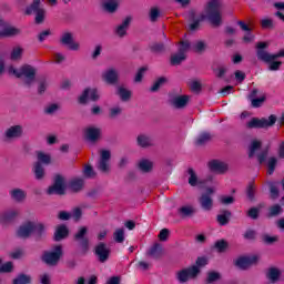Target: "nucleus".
<instances>
[{
	"mask_svg": "<svg viewBox=\"0 0 284 284\" xmlns=\"http://www.w3.org/2000/svg\"><path fill=\"white\" fill-rule=\"evenodd\" d=\"M88 99H90V101H99V91L97 89L87 88L79 97L78 101L81 105H85Z\"/></svg>",
	"mask_w": 284,
	"mask_h": 284,
	"instance_id": "nucleus-16",
	"label": "nucleus"
},
{
	"mask_svg": "<svg viewBox=\"0 0 284 284\" xmlns=\"http://www.w3.org/2000/svg\"><path fill=\"white\" fill-rule=\"evenodd\" d=\"M70 236V229H68V225L60 224L55 227V231L53 233V241L59 243L60 241H63Z\"/></svg>",
	"mask_w": 284,
	"mask_h": 284,
	"instance_id": "nucleus-18",
	"label": "nucleus"
},
{
	"mask_svg": "<svg viewBox=\"0 0 284 284\" xmlns=\"http://www.w3.org/2000/svg\"><path fill=\"white\" fill-rule=\"evenodd\" d=\"M221 281V274L217 271H209L204 283L212 284Z\"/></svg>",
	"mask_w": 284,
	"mask_h": 284,
	"instance_id": "nucleus-37",
	"label": "nucleus"
},
{
	"mask_svg": "<svg viewBox=\"0 0 284 284\" xmlns=\"http://www.w3.org/2000/svg\"><path fill=\"white\" fill-rule=\"evenodd\" d=\"M47 194H49V196H52V194L63 196V194H65V179H63L61 174L54 176L53 184L48 187Z\"/></svg>",
	"mask_w": 284,
	"mask_h": 284,
	"instance_id": "nucleus-6",
	"label": "nucleus"
},
{
	"mask_svg": "<svg viewBox=\"0 0 284 284\" xmlns=\"http://www.w3.org/2000/svg\"><path fill=\"white\" fill-rule=\"evenodd\" d=\"M190 103L189 95H175L170 100V104L175 108V110H183Z\"/></svg>",
	"mask_w": 284,
	"mask_h": 284,
	"instance_id": "nucleus-19",
	"label": "nucleus"
},
{
	"mask_svg": "<svg viewBox=\"0 0 284 284\" xmlns=\"http://www.w3.org/2000/svg\"><path fill=\"white\" fill-rule=\"evenodd\" d=\"M113 239L115 243H123V241H125V230L123 229L115 230V232L113 233Z\"/></svg>",
	"mask_w": 284,
	"mask_h": 284,
	"instance_id": "nucleus-52",
	"label": "nucleus"
},
{
	"mask_svg": "<svg viewBox=\"0 0 284 284\" xmlns=\"http://www.w3.org/2000/svg\"><path fill=\"white\" fill-rule=\"evenodd\" d=\"M34 233V222H26L24 224L20 225L17 230L18 239H30Z\"/></svg>",
	"mask_w": 284,
	"mask_h": 284,
	"instance_id": "nucleus-15",
	"label": "nucleus"
},
{
	"mask_svg": "<svg viewBox=\"0 0 284 284\" xmlns=\"http://www.w3.org/2000/svg\"><path fill=\"white\" fill-rule=\"evenodd\" d=\"M21 34V29L17 27L6 24L4 29L0 31V39H8L10 37H19Z\"/></svg>",
	"mask_w": 284,
	"mask_h": 284,
	"instance_id": "nucleus-20",
	"label": "nucleus"
},
{
	"mask_svg": "<svg viewBox=\"0 0 284 284\" xmlns=\"http://www.w3.org/2000/svg\"><path fill=\"white\" fill-rule=\"evenodd\" d=\"M268 185V192H270V197L272 201H276L278 199L281 191L278 190V185L276 182H267Z\"/></svg>",
	"mask_w": 284,
	"mask_h": 284,
	"instance_id": "nucleus-34",
	"label": "nucleus"
},
{
	"mask_svg": "<svg viewBox=\"0 0 284 284\" xmlns=\"http://www.w3.org/2000/svg\"><path fill=\"white\" fill-rule=\"evenodd\" d=\"M256 94H258V89H253L248 94L252 108H261V105H263V103H265V100L267 99L265 95L256 98Z\"/></svg>",
	"mask_w": 284,
	"mask_h": 284,
	"instance_id": "nucleus-22",
	"label": "nucleus"
},
{
	"mask_svg": "<svg viewBox=\"0 0 284 284\" xmlns=\"http://www.w3.org/2000/svg\"><path fill=\"white\" fill-rule=\"evenodd\" d=\"M101 6L105 12L114 13L119 9V2L116 0H102Z\"/></svg>",
	"mask_w": 284,
	"mask_h": 284,
	"instance_id": "nucleus-29",
	"label": "nucleus"
},
{
	"mask_svg": "<svg viewBox=\"0 0 284 284\" xmlns=\"http://www.w3.org/2000/svg\"><path fill=\"white\" fill-rule=\"evenodd\" d=\"M266 277L268 278V281H271V283H276V281L281 278V271L276 267H271L268 268Z\"/></svg>",
	"mask_w": 284,
	"mask_h": 284,
	"instance_id": "nucleus-38",
	"label": "nucleus"
},
{
	"mask_svg": "<svg viewBox=\"0 0 284 284\" xmlns=\"http://www.w3.org/2000/svg\"><path fill=\"white\" fill-rule=\"evenodd\" d=\"M187 174H189V185H191V187H196V185H199V175H196V171H194V169L189 168L187 169Z\"/></svg>",
	"mask_w": 284,
	"mask_h": 284,
	"instance_id": "nucleus-39",
	"label": "nucleus"
},
{
	"mask_svg": "<svg viewBox=\"0 0 284 284\" xmlns=\"http://www.w3.org/2000/svg\"><path fill=\"white\" fill-rule=\"evenodd\" d=\"M232 219V212L230 210H223L221 214L216 216V221L220 225H227Z\"/></svg>",
	"mask_w": 284,
	"mask_h": 284,
	"instance_id": "nucleus-31",
	"label": "nucleus"
},
{
	"mask_svg": "<svg viewBox=\"0 0 284 284\" xmlns=\"http://www.w3.org/2000/svg\"><path fill=\"white\" fill-rule=\"evenodd\" d=\"M52 158L50 154H45L43 152L38 153V163H43L44 165H50Z\"/></svg>",
	"mask_w": 284,
	"mask_h": 284,
	"instance_id": "nucleus-56",
	"label": "nucleus"
},
{
	"mask_svg": "<svg viewBox=\"0 0 284 284\" xmlns=\"http://www.w3.org/2000/svg\"><path fill=\"white\" fill-rule=\"evenodd\" d=\"M258 263L257 255H242L237 257L234 262L235 267H239V270H250L252 265H256Z\"/></svg>",
	"mask_w": 284,
	"mask_h": 284,
	"instance_id": "nucleus-10",
	"label": "nucleus"
},
{
	"mask_svg": "<svg viewBox=\"0 0 284 284\" xmlns=\"http://www.w3.org/2000/svg\"><path fill=\"white\" fill-rule=\"evenodd\" d=\"M207 169L213 174H225V172L230 170V166L227 165V163L221 160L213 159L207 162Z\"/></svg>",
	"mask_w": 284,
	"mask_h": 284,
	"instance_id": "nucleus-13",
	"label": "nucleus"
},
{
	"mask_svg": "<svg viewBox=\"0 0 284 284\" xmlns=\"http://www.w3.org/2000/svg\"><path fill=\"white\" fill-rule=\"evenodd\" d=\"M214 247L220 254H223L230 247V244L225 240H219L215 242Z\"/></svg>",
	"mask_w": 284,
	"mask_h": 284,
	"instance_id": "nucleus-50",
	"label": "nucleus"
},
{
	"mask_svg": "<svg viewBox=\"0 0 284 284\" xmlns=\"http://www.w3.org/2000/svg\"><path fill=\"white\" fill-rule=\"evenodd\" d=\"M102 80L108 85H116L119 83V70L111 67L102 73Z\"/></svg>",
	"mask_w": 284,
	"mask_h": 284,
	"instance_id": "nucleus-14",
	"label": "nucleus"
},
{
	"mask_svg": "<svg viewBox=\"0 0 284 284\" xmlns=\"http://www.w3.org/2000/svg\"><path fill=\"white\" fill-rule=\"evenodd\" d=\"M199 274H201V268H199V266L193 265L178 272L176 278L179 283H187L190 278H196Z\"/></svg>",
	"mask_w": 284,
	"mask_h": 284,
	"instance_id": "nucleus-9",
	"label": "nucleus"
},
{
	"mask_svg": "<svg viewBox=\"0 0 284 284\" xmlns=\"http://www.w3.org/2000/svg\"><path fill=\"white\" fill-rule=\"evenodd\" d=\"M4 141H14L17 139H21L23 136V125L21 124H16L9 126L4 133Z\"/></svg>",
	"mask_w": 284,
	"mask_h": 284,
	"instance_id": "nucleus-12",
	"label": "nucleus"
},
{
	"mask_svg": "<svg viewBox=\"0 0 284 284\" xmlns=\"http://www.w3.org/2000/svg\"><path fill=\"white\" fill-rule=\"evenodd\" d=\"M112 250L105 242L98 243L93 248V254L97 256L99 263H108L110 261V254Z\"/></svg>",
	"mask_w": 284,
	"mask_h": 284,
	"instance_id": "nucleus-7",
	"label": "nucleus"
},
{
	"mask_svg": "<svg viewBox=\"0 0 284 284\" xmlns=\"http://www.w3.org/2000/svg\"><path fill=\"white\" fill-rule=\"evenodd\" d=\"M243 239L245 241H256V232L253 229H247L243 234Z\"/></svg>",
	"mask_w": 284,
	"mask_h": 284,
	"instance_id": "nucleus-61",
	"label": "nucleus"
},
{
	"mask_svg": "<svg viewBox=\"0 0 284 284\" xmlns=\"http://www.w3.org/2000/svg\"><path fill=\"white\" fill-rule=\"evenodd\" d=\"M274 125H276V115L274 114H271L268 119L252 118L251 121L246 123V128H248V130H262L265 128H272Z\"/></svg>",
	"mask_w": 284,
	"mask_h": 284,
	"instance_id": "nucleus-5",
	"label": "nucleus"
},
{
	"mask_svg": "<svg viewBox=\"0 0 284 284\" xmlns=\"http://www.w3.org/2000/svg\"><path fill=\"white\" fill-rule=\"evenodd\" d=\"M33 174L37 181H42L45 176V169H43V164L41 162H36L33 166Z\"/></svg>",
	"mask_w": 284,
	"mask_h": 284,
	"instance_id": "nucleus-33",
	"label": "nucleus"
},
{
	"mask_svg": "<svg viewBox=\"0 0 284 284\" xmlns=\"http://www.w3.org/2000/svg\"><path fill=\"white\" fill-rule=\"evenodd\" d=\"M262 62L268 64L270 72H278V70H281V65H283V61H278L276 59H272L270 61H262Z\"/></svg>",
	"mask_w": 284,
	"mask_h": 284,
	"instance_id": "nucleus-43",
	"label": "nucleus"
},
{
	"mask_svg": "<svg viewBox=\"0 0 284 284\" xmlns=\"http://www.w3.org/2000/svg\"><path fill=\"white\" fill-rule=\"evenodd\" d=\"M261 214V209L258 207H251L247 213L246 216H248V219H252L253 221H256L258 219Z\"/></svg>",
	"mask_w": 284,
	"mask_h": 284,
	"instance_id": "nucleus-60",
	"label": "nucleus"
},
{
	"mask_svg": "<svg viewBox=\"0 0 284 284\" xmlns=\"http://www.w3.org/2000/svg\"><path fill=\"white\" fill-rule=\"evenodd\" d=\"M36 23L41 24L45 21V9L36 11Z\"/></svg>",
	"mask_w": 284,
	"mask_h": 284,
	"instance_id": "nucleus-64",
	"label": "nucleus"
},
{
	"mask_svg": "<svg viewBox=\"0 0 284 284\" xmlns=\"http://www.w3.org/2000/svg\"><path fill=\"white\" fill-rule=\"evenodd\" d=\"M178 214L181 219H190L196 214V209L192 205H184L178 209Z\"/></svg>",
	"mask_w": 284,
	"mask_h": 284,
	"instance_id": "nucleus-25",
	"label": "nucleus"
},
{
	"mask_svg": "<svg viewBox=\"0 0 284 284\" xmlns=\"http://www.w3.org/2000/svg\"><path fill=\"white\" fill-rule=\"evenodd\" d=\"M63 256V246L55 245L52 251H44L41 261L42 263H45V265H49L50 267H55V265H59V261H61V257Z\"/></svg>",
	"mask_w": 284,
	"mask_h": 284,
	"instance_id": "nucleus-4",
	"label": "nucleus"
},
{
	"mask_svg": "<svg viewBox=\"0 0 284 284\" xmlns=\"http://www.w3.org/2000/svg\"><path fill=\"white\" fill-rule=\"evenodd\" d=\"M23 54V49L21 47H16L11 51L10 59L11 61H19Z\"/></svg>",
	"mask_w": 284,
	"mask_h": 284,
	"instance_id": "nucleus-54",
	"label": "nucleus"
},
{
	"mask_svg": "<svg viewBox=\"0 0 284 284\" xmlns=\"http://www.w3.org/2000/svg\"><path fill=\"white\" fill-rule=\"evenodd\" d=\"M283 214V207L280 204H274L270 207L268 216L274 217Z\"/></svg>",
	"mask_w": 284,
	"mask_h": 284,
	"instance_id": "nucleus-59",
	"label": "nucleus"
},
{
	"mask_svg": "<svg viewBox=\"0 0 284 284\" xmlns=\"http://www.w3.org/2000/svg\"><path fill=\"white\" fill-rule=\"evenodd\" d=\"M221 0H210L206 3V7L204 9V14L201 16V19H193V22L189 26L190 30L194 32L195 30H199V27L201 26V21L207 20L213 28H219L221 23H223V18L221 16Z\"/></svg>",
	"mask_w": 284,
	"mask_h": 284,
	"instance_id": "nucleus-1",
	"label": "nucleus"
},
{
	"mask_svg": "<svg viewBox=\"0 0 284 284\" xmlns=\"http://www.w3.org/2000/svg\"><path fill=\"white\" fill-rule=\"evenodd\" d=\"M159 17H161V10L156 7H153L149 11V19L151 23H156L159 21Z\"/></svg>",
	"mask_w": 284,
	"mask_h": 284,
	"instance_id": "nucleus-48",
	"label": "nucleus"
},
{
	"mask_svg": "<svg viewBox=\"0 0 284 284\" xmlns=\"http://www.w3.org/2000/svg\"><path fill=\"white\" fill-rule=\"evenodd\" d=\"M246 199L250 203H256V184L254 182H250L246 186Z\"/></svg>",
	"mask_w": 284,
	"mask_h": 284,
	"instance_id": "nucleus-28",
	"label": "nucleus"
},
{
	"mask_svg": "<svg viewBox=\"0 0 284 284\" xmlns=\"http://www.w3.org/2000/svg\"><path fill=\"white\" fill-rule=\"evenodd\" d=\"M74 241L79 243L83 252H88L90 247V240L88 239V227L81 226L79 231L73 236Z\"/></svg>",
	"mask_w": 284,
	"mask_h": 284,
	"instance_id": "nucleus-11",
	"label": "nucleus"
},
{
	"mask_svg": "<svg viewBox=\"0 0 284 284\" xmlns=\"http://www.w3.org/2000/svg\"><path fill=\"white\" fill-rule=\"evenodd\" d=\"M59 41L60 45H63L73 52H77L81 48L79 42L74 41V34L70 31L62 32Z\"/></svg>",
	"mask_w": 284,
	"mask_h": 284,
	"instance_id": "nucleus-8",
	"label": "nucleus"
},
{
	"mask_svg": "<svg viewBox=\"0 0 284 284\" xmlns=\"http://www.w3.org/2000/svg\"><path fill=\"white\" fill-rule=\"evenodd\" d=\"M38 10H43V8H41V0H33L32 3L27 7L24 13L30 16L38 12Z\"/></svg>",
	"mask_w": 284,
	"mask_h": 284,
	"instance_id": "nucleus-40",
	"label": "nucleus"
},
{
	"mask_svg": "<svg viewBox=\"0 0 284 284\" xmlns=\"http://www.w3.org/2000/svg\"><path fill=\"white\" fill-rule=\"evenodd\" d=\"M84 176L87 179H94V176H97V172H94V169L92 168V165L87 164L84 166Z\"/></svg>",
	"mask_w": 284,
	"mask_h": 284,
	"instance_id": "nucleus-63",
	"label": "nucleus"
},
{
	"mask_svg": "<svg viewBox=\"0 0 284 284\" xmlns=\"http://www.w3.org/2000/svg\"><path fill=\"white\" fill-rule=\"evenodd\" d=\"M277 241H278L277 235H274V236H271L270 234L262 235V243H264V245H274V243H277Z\"/></svg>",
	"mask_w": 284,
	"mask_h": 284,
	"instance_id": "nucleus-51",
	"label": "nucleus"
},
{
	"mask_svg": "<svg viewBox=\"0 0 284 284\" xmlns=\"http://www.w3.org/2000/svg\"><path fill=\"white\" fill-rule=\"evenodd\" d=\"M164 83H168V78L160 77L150 88V92H159V90H161V87L164 85Z\"/></svg>",
	"mask_w": 284,
	"mask_h": 284,
	"instance_id": "nucleus-47",
	"label": "nucleus"
},
{
	"mask_svg": "<svg viewBox=\"0 0 284 284\" xmlns=\"http://www.w3.org/2000/svg\"><path fill=\"white\" fill-rule=\"evenodd\" d=\"M131 21H132V18L126 17L123 20V22L115 28V34H118V37L123 39V37H125V34H128V28H130Z\"/></svg>",
	"mask_w": 284,
	"mask_h": 284,
	"instance_id": "nucleus-26",
	"label": "nucleus"
},
{
	"mask_svg": "<svg viewBox=\"0 0 284 284\" xmlns=\"http://www.w3.org/2000/svg\"><path fill=\"white\" fill-rule=\"evenodd\" d=\"M9 74H14L17 79H22L24 77V84L27 88H30L34 80L37 79V69L30 64H24L20 67V69H16L14 67L9 68Z\"/></svg>",
	"mask_w": 284,
	"mask_h": 284,
	"instance_id": "nucleus-2",
	"label": "nucleus"
},
{
	"mask_svg": "<svg viewBox=\"0 0 284 284\" xmlns=\"http://www.w3.org/2000/svg\"><path fill=\"white\" fill-rule=\"evenodd\" d=\"M235 199L232 195H222L220 196V203L222 205H233Z\"/></svg>",
	"mask_w": 284,
	"mask_h": 284,
	"instance_id": "nucleus-62",
	"label": "nucleus"
},
{
	"mask_svg": "<svg viewBox=\"0 0 284 284\" xmlns=\"http://www.w3.org/2000/svg\"><path fill=\"white\" fill-rule=\"evenodd\" d=\"M116 94L124 103L132 99V91L128 90L125 87H118Z\"/></svg>",
	"mask_w": 284,
	"mask_h": 284,
	"instance_id": "nucleus-32",
	"label": "nucleus"
},
{
	"mask_svg": "<svg viewBox=\"0 0 284 284\" xmlns=\"http://www.w3.org/2000/svg\"><path fill=\"white\" fill-rule=\"evenodd\" d=\"M33 234H36V239H43V235L45 234V225L43 223L33 222Z\"/></svg>",
	"mask_w": 284,
	"mask_h": 284,
	"instance_id": "nucleus-42",
	"label": "nucleus"
},
{
	"mask_svg": "<svg viewBox=\"0 0 284 284\" xmlns=\"http://www.w3.org/2000/svg\"><path fill=\"white\" fill-rule=\"evenodd\" d=\"M255 48H256V58L258 61H272V59L284 58V49L280 50L276 53L267 52V48H270V43L267 42H257Z\"/></svg>",
	"mask_w": 284,
	"mask_h": 284,
	"instance_id": "nucleus-3",
	"label": "nucleus"
},
{
	"mask_svg": "<svg viewBox=\"0 0 284 284\" xmlns=\"http://www.w3.org/2000/svg\"><path fill=\"white\" fill-rule=\"evenodd\" d=\"M70 189L72 192H81L83 189V180H73L70 183Z\"/></svg>",
	"mask_w": 284,
	"mask_h": 284,
	"instance_id": "nucleus-58",
	"label": "nucleus"
},
{
	"mask_svg": "<svg viewBox=\"0 0 284 284\" xmlns=\"http://www.w3.org/2000/svg\"><path fill=\"white\" fill-rule=\"evenodd\" d=\"M149 256H152L154 258H159L160 256H163V246L159 243H155L148 252Z\"/></svg>",
	"mask_w": 284,
	"mask_h": 284,
	"instance_id": "nucleus-36",
	"label": "nucleus"
},
{
	"mask_svg": "<svg viewBox=\"0 0 284 284\" xmlns=\"http://www.w3.org/2000/svg\"><path fill=\"white\" fill-rule=\"evenodd\" d=\"M138 168L144 174H148V172H152V168H154V164L152 163V161L143 159L139 162Z\"/></svg>",
	"mask_w": 284,
	"mask_h": 284,
	"instance_id": "nucleus-35",
	"label": "nucleus"
},
{
	"mask_svg": "<svg viewBox=\"0 0 284 284\" xmlns=\"http://www.w3.org/2000/svg\"><path fill=\"white\" fill-rule=\"evenodd\" d=\"M84 139L89 141V143H97L99 139H101V129L95 126H89L84 130Z\"/></svg>",
	"mask_w": 284,
	"mask_h": 284,
	"instance_id": "nucleus-17",
	"label": "nucleus"
},
{
	"mask_svg": "<svg viewBox=\"0 0 284 284\" xmlns=\"http://www.w3.org/2000/svg\"><path fill=\"white\" fill-rule=\"evenodd\" d=\"M185 59H187L186 54L175 53L171 55V65H181Z\"/></svg>",
	"mask_w": 284,
	"mask_h": 284,
	"instance_id": "nucleus-46",
	"label": "nucleus"
},
{
	"mask_svg": "<svg viewBox=\"0 0 284 284\" xmlns=\"http://www.w3.org/2000/svg\"><path fill=\"white\" fill-rule=\"evenodd\" d=\"M276 165H278V159L271 156L267 160V174L268 176H272V174H274V172L276 171Z\"/></svg>",
	"mask_w": 284,
	"mask_h": 284,
	"instance_id": "nucleus-44",
	"label": "nucleus"
},
{
	"mask_svg": "<svg viewBox=\"0 0 284 284\" xmlns=\"http://www.w3.org/2000/svg\"><path fill=\"white\" fill-rule=\"evenodd\" d=\"M262 145L263 143H261V141L253 140L248 148V159H253L254 155L256 154V151L261 150Z\"/></svg>",
	"mask_w": 284,
	"mask_h": 284,
	"instance_id": "nucleus-41",
	"label": "nucleus"
},
{
	"mask_svg": "<svg viewBox=\"0 0 284 284\" xmlns=\"http://www.w3.org/2000/svg\"><path fill=\"white\" fill-rule=\"evenodd\" d=\"M199 203L204 212H210L214 207V200L209 194H202L199 197Z\"/></svg>",
	"mask_w": 284,
	"mask_h": 284,
	"instance_id": "nucleus-21",
	"label": "nucleus"
},
{
	"mask_svg": "<svg viewBox=\"0 0 284 284\" xmlns=\"http://www.w3.org/2000/svg\"><path fill=\"white\" fill-rule=\"evenodd\" d=\"M17 216H19V212L17 211H7L0 213V223L1 225H8V223H12Z\"/></svg>",
	"mask_w": 284,
	"mask_h": 284,
	"instance_id": "nucleus-24",
	"label": "nucleus"
},
{
	"mask_svg": "<svg viewBox=\"0 0 284 284\" xmlns=\"http://www.w3.org/2000/svg\"><path fill=\"white\" fill-rule=\"evenodd\" d=\"M150 50L151 52H155L156 54H159L161 52H165L166 47L163 42H154L150 45Z\"/></svg>",
	"mask_w": 284,
	"mask_h": 284,
	"instance_id": "nucleus-49",
	"label": "nucleus"
},
{
	"mask_svg": "<svg viewBox=\"0 0 284 284\" xmlns=\"http://www.w3.org/2000/svg\"><path fill=\"white\" fill-rule=\"evenodd\" d=\"M136 144L139 148H152V145H154V139L152 135L139 134L136 138Z\"/></svg>",
	"mask_w": 284,
	"mask_h": 284,
	"instance_id": "nucleus-23",
	"label": "nucleus"
},
{
	"mask_svg": "<svg viewBox=\"0 0 284 284\" xmlns=\"http://www.w3.org/2000/svg\"><path fill=\"white\" fill-rule=\"evenodd\" d=\"M9 194L16 203H22V201H26V197L28 196V193L22 189H13L9 191Z\"/></svg>",
	"mask_w": 284,
	"mask_h": 284,
	"instance_id": "nucleus-27",
	"label": "nucleus"
},
{
	"mask_svg": "<svg viewBox=\"0 0 284 284\" xmlns=\"http://www.w3.org/2000/svg\"><path fill=\"white\" fill-rule=\"evenodd\" d=\"M191 47H192V44L190 43V41L183 40V41L180 42L178 53L179 54H185V53L189 52Z\"/></svg>",
	"mask_w": 284,
	"mask_h": 284,
	"instance_id": "nucleus-53",
	"label": "nucleus"
},
{
	"mask_svg": "<svg viewBox=\"0 0 284 284\" xmlns=\"http://www.w3.org/2000/svg\"><path fill=\"white\" fill-rule=\"evenodd\" d=\"M207 44L205 43V41L199 40L197 42H195L193 44V50L194 52H196L197 54H202V52L204 50H206Z\"/></svg>",
	"mask_w": 284,
	"mask_h": 284,
	"instance_id": "nucleus-55",
	"label": "nucleus"
},
{
	"mask_svg": "<svg viewBox=\"0 0 284 284\" xmlns=\"http://www.w3.org/2000/svg\"><path fill=\"white\" fill-rule=\"evenodd\" d=\"M212 141V134L210 132H202L199 134V136L195 139V145L199 148L205 145L206 143H210Z\"/></svg>",
	"mask_w": 284,
	"mask_h": 284,
	"instance_id": "nucleus-30",
	"label": "nucleus"
},
{
	"mask_svg": "<svg viewBox=\"0 0 284 284\" xmlns=\"http://www.w3.org/2000/svg\"><path fill=\"white\" fill-rule=\"evenodd\" d=\"M261 28L263 30H274V20L264 18L261 20Z\"/></svg>",
	"mask_w": 284,
	"mask_h": 284,
	"instance_id": "nucleus-57",
	"label": "nucleus"
},
{
	"mask_svg": "<svg viewBox=\"0 0 284 284\" xmlns=\"http://www.w3.org/2000/svg\"><path fill=\"white\" fill-rule=\"evenodd\" d=\"M30 283H32V277H30V275H26L23 273L19 274L12 281V284H30Z\"/></svg>",
	"mask_w": 284,
	"mask_h": 284,
	"instance_id": "nucleus-45",
	"label": "nucleus"
}]
</instances>
